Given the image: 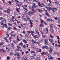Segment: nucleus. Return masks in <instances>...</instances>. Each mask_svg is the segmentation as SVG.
I'll list each match as a JSON object with an SVG mask.
<instances>
[{
	"label": "nucleus",
	"instance_id": "38",
	"mask_svg": "<svg viewBox=\"0 0 60 60\" xmlns=\"http://www.w3.org/2000/svg\"><path fill=\"white\" fill-rule=\"evenodd\" d=\"M45 42H48V39H46L45 40Z\"/></svg>",
	"mask_w": 60,
	"mask_h": 60
},
{
	"label": "nucleus",
	"instance_id": "52",
	"mask_svg": "<svg viewBox=\"0 0 60 60\" xmlns=\"http://www.w3.org/2000/svg\"><path fill=\"white\" fill-rule=\"evenodd\" d=\"M23 45V43H21L20 44V45H21V46H22V45Z\"/></svg>",
	"mask_w": 60,
	"mask_h": 60
},
{
	"label": "nucleus",
	"instance_id": "11",
	"mask_svg": "<svg viewBox=\"0 0 60 60\" xmlns=\"http://www.w3.org/2000/svg\"><path fill=\"white\" fill-rule=\"evenodd\" d=\"M4 22L5 23H6V20L4 18L2 21L1 22V23H3V22Z\"/></svg>",
	"mask_w": 60,
	"mask_h": 60
},
{
	"label": "nucleus",
	"instance_id": "64",
	"mask_svg": "<svg viewBox=\"0 0 60 60\" xmlns=\"http://www.w3.org/2000/svg\"><path fill=\"white\" fill-rule=\"evenodd\" d=\"M33 1L34 2H37V1L36 0H34Z\"/></svg>",
	"mask_w": 60,
	"mask_h": 60
},
{
	"label": "nucleus",
	"instance_id": "8",
	"mask_svg": "<svg viewBox=\"0 0 60 60\" xmlns=\"http://www.w3.org/2000/svg\"><path fill=\"white\" fill-rule=\"evenodd\" d=\"M16 54L17 55V58L18 59H19V58H20V55H19V52H17Z\"/></svg>",
	"mask_w": 60,
	"mask_h": 60
},
{
	"label": "nucleus",
	"instance_id": "19",
	"mask_svg": "<svg viewBox=\"0 0 60 60\" xmlns=\"http://www.w3.org/2000/svg\"><path fill=\"white\" fill-rule=\"evenodd\" d=\"M55 4L56 5H58V4H59V2H58L56 1L55 2Z\"/></svg>",
	"mask_w": 60,
	"mask_h": 60
},
{
	"label": "nucleus",
	"instance_id": "54",
	"mask_svg": "<svg viewBox=\"0 0 60 60\" xmlns=\"http://www.w3.org/2000/svg\"><path fill=\"white\" fill-rule=\"evenodd\" d=\"M42 36L43 38H45L46 37V36L43 35H42Z\"/></svg>",
	"mask_w": 60,
	"mask_h": 60
},
{
	"label": "nucleus",
	"instance_id": "57",
	"mask_svg": "<svg viewBox=\"0 0 60 60\" xmlns=\"http://www.w3.org/2000/svg\"><path fill=\"white\" fill-rule=\"evenodd\" d=\"M27 32L28 33H29V34H30V33H31V31H27Z\"/></svg>",
	"mask_w": 60,
	"mask_h": 60
},
{
	"label": "nucleus",
	"instance_id": "49",
	"mask_svg": "<svg viewBox=\"0 0 60 60\" xmlns=\"http://www.w3.org/2000/svg\"><path fill=\"white\" fill-rule=\"evenodd\" d=\"M50 37L51 38H54V37L52 36L51 35H50Z\"/></svg>",
	"mask_w": 60,
	"mask_h": 60
},
{
	"label": "nucleus",
	"instance_id": "39",
	"mask_svg": "<svg viewBox=\"0 0 60 60\" xmlns=\"http://www.w3.org/2000/svg\"><path fill=\"white\" fill-rule=\"evenodd\" d=\"M4 44V42H2L1 43H0V46H1V45H2L3 44Z\"/></svg>",
	"mask_w": 60,
	"mask_h": 60
},
{
	"label": "nucleus",
	"instance_id": "17",
	"mask_svg": "<svg viewBox=\"0 0 60 60\" xmlns=\"http://www.w3.org/2000/svg\"><path fill=\"white\" fill-rule=\"evenodd\" d=\"M31 41L32 42V43L34 44H35L36 43V42H35V41H34L33 40H32Z\"/></svg>",
	"mask_w": 60,
	"mask_h": 60
},
{
	"label": "nucleus",
	"instance_id": "2",
	"mask_svg": "<svg viewBox=\"0 0 60 60\" xmlns=\"http://www.w3.org/2000/svg\"><path fill=\"white\" fill-rule=\"evenodd\" d=\"M50 30L51 33H53L54 31V30L52 29L53 28V26H52V24H50Z\"/></svg>",
	"mask_w": 60,
	"mask_h": 60
},
{
	"label": "nucleus",
	"instance_id": "13",
	"mask_svg": "<svg viewBox=\"0 0 60 60\" xmlns=\"http://www.w3.org/2000/svg\"><path fill=\"white\" fill-rule=\"evenodd\" d=\"M11 2L10 1H9L8 2L9 4H10L11 5V3H13V2H14V1L13 0H11Z\"/></svg>",
	"mask_w": 60,
	"mask_h": 60
},
{
	"label": "nucleus",
	"instance_id": "35",
	"mask_svg": "<svg viewBox=\"0 0 60 60\" xmlns=\"http://www.w3.org/2000/svg\"><path fill=\"white\" fill-rule=\"evenodd\" d=\"M40 20L41 22L42 23H43V22H44V21H43L42 20V19H40Z\"/></svg>",
	"mask_w": 60,
	"mask_h": 60
},
{
	"label": "nucleus",
	"instance_id": "50",
	"mask_svg": "<svg viewBox=\"0 0 60 60\" xmlns=\"http://www.w3.org/2000/svg\"><path fill=\"white\" fill-rule=\"evenodd\" d=\"M46 53L47 54V55L48 56H49V54L48 53V52H46Z\"/></svg>",
	"mask_w": 60,
	"mask_h": 60
},
{
	"label": "nucleus",
	"instance_id": "30",
	"mask_svg": "<svg viewBox=\"0 0 60 60\" xmlns=\"http://www.w3.org/2000/svg\"><path fill=\"white\" fill-rule=\"evenodd\" d=\"M57 56H60V52L57 53Z\"/></svg>",
	"mask_w": 60,
	"mask_h": 60
},
{
	"label": "nucleus",
	"instance_id": "10",
	"mask_svg": "<svg viewBox=\"0 0 60 60\" xmlns=\"http://www.w3.org/2000/svg\"><path fill=\"white\" fill-rule=\"evenodd\" d=\"M47 58L49 60H50V59H53V57L52 56H48Z\"/></svg>",
	"mask_w": 60,
	"mask_h": 60
},
{
	"label": "nucleus",
	"instance_id": "1",
	"mask_svg": "<svg viewBox=\"0 0 60 60\" xmlns=\"http://www.w3.org/2000/svg\"><path fill=\"white\" fill-rule=\"evenodd\" d=\"M31 11L32 12H29L28 13V14L29 15V16H31V15H34V13H35L36 12V11L33 8L31 9Z\"/></svg>",
	"mask_w": 60,
	"mask_h": 60
},
{
	"label": "nucleus",
	"instance_id": "58",
	"mask_svg": "<svg viewBox=\"0 0 60 60\" xmlns=\"http://www.w3.org/2000/svg\"><path fill=\"white\" fill-rule=\"evenodd\" d=\"M56 37H57V39L58 40H59V36H57Z\"/></svg>",
	"mask_w": 60,
	"mask_h": 60
},
{
	"label": "nucleus",
	"instance_id": "56",
	"mask_svg": "<svg viewBox=\"0 0 60 60\" xmlns=\"http://www.w3.org/2000/svg\"><path fill=\"white\" fill-rule=\"evenodd\" d=\"M8 29L9 30H10L11 29V27H9L8 28Z\"/></svg>",
	"mask_w": 60,
	"mask_h": 60
},
{
	"label": "nucleus",
	"instance_id": "37",
	"mask_svg": "<svg viewBox=\"0 0 60 60\" xmlns=\"http://www.w3.org/2000/svg\"><path fill=\"white\" fill-rule=\"evenodd\" d=\"M38 5L40 7H43V6L41 4H38Z\"/></svg>",
	"mask_w": 60,
	"mask_h": 60
},
{
	"label": "nucleus",
	"instance_id": "48",
	"mask_svg": "<svg viewBox=\"0 0 60 60\" xmlns=\"http://www.w3.org/2000/svg\"><path fill=\"white\" fill-rule=\"evenodd\" d=\"M41 5H42V6H43V7L44 6H45V5H44V4L43 3H41Z\"/></svg>",
	"mask_w": 60,
	"mask_h": 60
},
{
	"label": "nucleus",
	"instance_id": "6",
	"mask_svg": "<svg viewBox=\"0 0 60 60\" xmlns=\"http://www.w3.org/2000/svg\"><path fill=\"white\" fill-rule=\"evenodd\" d=\"M53 51V49L51 48H50L49 50V53H51Z\"/></svg>",
	"mask_w": 60,
	"mask_h": 60
},
{
	"label": "nucleus",
	"instance_id": "34",
	"mask_svg": "<svg viewBox=\"0 0 60 60\" xmlns=\"http://www.w3.org/2000/svg\"><path fill=\"white\" fill-rule=\"evenodd\" d=\"M18 16H19L18 15H15V18H18Z\"/></svg>",
	"mask_w": 60,
	"mask_h": 60
},
{
	"label": "nucleus",
	"instance_id": "25",
	"mask_svg": "<svg viewBox=\"0 0 60 60\" xmlns=\"http://www.w3.org/2000/svg\"><path fill=\"white\" fill-rule=\"evenodd\" d=\"M9 34H7L6 35V37L7 38H8L9 37Z\"/></svg>",
	"mask_w": 60,
	"mask_h": 60
},
{
	"label": "nucleus",
	"instance_id": "21",
	"mask_svg": "<svg viewBox=\"0 0 60 60\" xmlns=\"http://www.w3.org/2000/svg\"><path fill=\"white\" fill-rule=\"evenodd\" d=\"M58 23H60V17H59L58 19Z\"/></svg>",
	"mask_w": 60,
	"mask_h": 60
},
{
	"label": "nucleus",
	"instance_id": "62",
	"mask_svg": "<svg viewBox=\"0 0 60 60\" xmlns=\"http://www.w3.org/2000/svg\"><path fill=\"white\" fill-rule=\"evenodd\" d=\"M28 44H26V45L25 47H28Z\"/></svg>",
	"mask_w": 60,
	"mask_h": 60
},
{
	"label": "nucleus",
	"instance_id": "16",
	"mask_svg": "<svg viewBox=\"0 0 60 60\" xmlns=\"http://www.w3.org/2000/svg\"><path fill=\"white\" fill-rule=\"evenodd\" d=\"M26 41H28L29 40V37H27L26 38Z\"/></svg>",
	"mask_w": 60,
	"mask_h": 60
},
{
	"label": "nucleus",
	"instance_id": "15",
	"mask_svg": "<svg viewBox=\"0 0 60 60\" xmlns=\"http://www.w3.org/2000/svg\"><path fill=\"white\" fill-rule=\"evenodd\" d=\"M22 4V3L21 2H20L19 4H18V6L19 7H20V5L21 4Z\"/></svg>",
	"mask_w": 60,
	"mask_h": 60
},
{
	"label": "nucleus",
	"instance_id": "61",
	"mask_svg": "<svg viewBox=\"0 0 60 60\" xmlns=\"http://www.w3.org/2000/svg\"><path fill=\"white\" fill-rule=\"evenodd\" d=\"M31 33H32L33 34V33H34V31H31Z\"/></svg>",
	"mask_w": 60,
	"mask_h": 60
},
{
	"label": "nucleus",
	"instance_id": "32",
	"mask_svg": "<svg viewBox=\"0 0 60 60\" xmlns=\"http://www.w3.org/2000/svg\"><path fill=\"white\" fill-rule=\"evenodd\" d=\"M17 48L19 49H21V47H20V46H18Z\"/></svg>",
	"mask_w": 60,
	"mask_h": 60
},
{
	"label": "nucleus",
	"instance_id": "5",
	"mask_svg": "<svg viewBox=\"0 0 60 60\" xmlns=\"http://www.w3.org/2000/svg\"><path fill=\"white\" fill-rule=\"evenodd\" d=\"M31 35H32L33 37H34V38L35 39H36V38H38V37H37V36L36 35L34 36V34H33V33H31Z\"/></svg>",
	"mask_w": 60,
	"mask_h": 60
},
{
	"label": "nucleus",
	"instance_id": "33",
	"mask_svg": "<svg viewBox=\"0 0 60 60\" xmlns=\"http://www.w3.org/2000/svg\"><path fill=\"white\" fill-rule=\"evenodd\" d=\"M8 11L9 13V12L11 11V10L9 8H8V10H7Z\"/></svg>",
	"mask_w": 60,
	"mask_h": 60
},
{
	"label": "nucleus",
	"instance_id": "29",
	"mask_svg": "<svg viewBox=\"0 0 60 60\" xmlns=\"http://www.w3.org/2000/svg\"><path fill=\"white\" fill-rule=\"evenodd\" d=\"M45 48L46 49H49V47L47 45H45Z\"/></svg>",
	"mask_w": 60,
	"mask_h": 60
},
{
	"label": "nucleus",
	"instance_id": "3",
	"mask_svg": "<svg viewBox=\"0 0 60 60\" xmlns=\"http://www.w3.org/2000/svg\"><path fill=\"white\" fill-rule=\"evenodd\" d=\"M44 10L46 12L45 14L46 15H47L49 17H51V16H50V15H49V14H48V13H47V10H45V8H44Z\"/></svg>",
	"mask_w": 60,
	"mask_h": 60
},
{
	"label": "nucleus",
	"instance_id": "55",
	"mask_svg": "<svg viewBox=\"0 0 60 60\" xmlns=\"http://www.w3.org/2000/svg\"><path fill=\"white\" fill-rule=\"evenodd\" d=\"M24 2H28V1L27 0H24Z\"/></svg>",
	"mask_w": 60,
	"mask_h": 60
},
{
	"label": "nucleus",
	"instance_id": "9",
	"mask_svg": "<svg viewBox=\"0 0 60 60\" xmlns=\"http://www.w3.org/2000/svg\"><path fill=\"white\" fill-rule=\"evenodd\" d=\"M51 10L52 11L54 12H55V10H54V9H53V8H51L50 7L49 8V11H50V10Z\"/></svg>",
	"mask_w": 60,
	"mask_h": 60
},
{
	"label": "nucleus",
	"instance_id": "41",
	"mask_svg": "<svg viewBox=\"0 0 60 60\" xmlns=\"http://www.w3.org/2000/svg\"><path fill=\"white\" fill-rule=\"evenodd\" d=\"M13 24V25H15V26H17V24L15 22H14Z\"/></svg>",
	"mask_w": 60,
	"mask_h": 60
},
{
	"label": "nucleus",
	"instance_id": "43",
	"mask_svg": "<svg viewBox=\"0 0 60 60\" xmlns=\"http://www.w3.org/2000/svg\"><path fill=\"white\" fill-rule=\"evenodd\" d=\"M35 7H36V6H35V5H34L32 6V8H35Z\"/></svg>",
	"mask_w": 60,
	"mask_h": 60
},
{
	"label": "nucleus",
	"instance_id": "26",
	"mask_svg": "<svg viewBox=\"0 0 60 60\" xmlns=\"http://www.w3.org/2000/svg\"><path fill=\"white\" fill-rule=\"evenodd\" d=\"M4 26H6V28H8V27H7V24H4Z\"/></svg>",
	"mask_w": 60,
	"mask_h": 60
},
{
	"label": "nucleus",
	"instance_id": "12",
	"mask_svg": "<svg viewBox=\"0 0 60 60\" xmlns=\"http://www.w3.org/2000/svg\"><path fill=\"white\" fill-rule=\"evenodd\" d=\"M48 31V28H45V34H46V33H47Z\"/></svg>",
	"mask_w": 60,
	"mask_h": 60
},
{
	"label": "nucleus",
	"instance_id": "27",
	"mask_svg": "<svg viewBox=\"0 0 60 60\" xmlns=\"http://www.w3.org/2000/svg\"><path fill=\"white\" fill-rule=\"evenodd\" d=\"M23 58L24 60H27V58H26V57H24Z\"/></svg>",
	"mask_w": 60,
	"mask_h": 60
},
{
	"label": "nucleus",
	"instance_id": "7",
	"mask_svg": "<svg viewBox=\"0 0 60 60\" xmlns=\"http://www.w3.org/2000/svg\"><path fill=\"white\" fill-rule=\"evenodd\" d=\"M49 41L50 42H51V43H52V45L53 46H54V45H55V44L53 42V40L51 39H49Z\"/></svg>",
	"mask_w": 60,
	"mask_h": 60
},
{
	"label": "nucleus",
	"instance_id": "4",
	"mask_svg": "<svg viewBox=\"0 0 60 60\" xmlns=\"http://www.w3.org/2000/svg\"><path fill=\"white\" fill-rule=\"evenodd\" d=\"M39 50L40 51H39ZM36 51L37 52V53H38L39 52H41V49H39L38 48H37L36 49Z\"/></svg>",
	"mask_w": 60,
	"mask_h": 60
},
{
	"label": "nucleus",
	"instance_id": "36",
	"mask_svg": "<svg viewBox=\"0 0 60 60\" xmlns=\"http://www.w3.org/2000/svg\"><path fill=\"white\" fill-rule=\"evenodd\" d=\"M23 42H24L25 43H27V41H26V40H24H24H23Z\"/></svg>",
	"mask_w": 60,
	"mask_h": 60
},
{
	"label": "nucleus",
	"instance_id": "45",
	"mask_svg": "<svg viewBox=\"0 0 60 60\" xmlns=\"http://www.w3.org/2000/svg\"><path fill=\"white\" fill-rule=\"evenodd\" d=\"M31 59H33L34 58V57H33V56H31Z\"/></svg>",
	"mask_w": 60,
	"mask_h": 60
},
{
	"label": "nucleus",
	"instance_id": "31",
	"mask_svg": "<svg viewBox=\"0 0 60 60\" xmlns=\"http://www.w3.org/2000/svg\"><path fill=\"white\" fill-rule=\"evenodd\" d=\"M24 21H27V20H28L27 19L25 18L24 19Z\"/></svg>",
	"mask_w": 60,
	"mask_h": 60
},
{
	"label": "nucleus",
	"instance_id": "28",
	"mask_svg": "<svg viewBox=\"0 0 60 60\" xmlns=\"http://www.w3.org/2000/svg\"><path fill=\"white\" fill-rule=\"evenodd\" d=\"M23 9H25V11H27V10L26 9V8H24Z\"/></svg>",
	"mask_w": 60,
	"mask_h": 60
},
{
	"label": "nucleus",
	"instance_id": "23",
	"mask_svg": "<svg viewBox=\"0 0 60 60\" xmlns=\"http://www.w3.org/2000/svg\"><path fill=\"white\" fill-rule=\"evenodd\" d=\"M20 9V8H16V10L17 11H18V12H19V10Z\"/></svg>",
	"mask_w": 60,
	"mask_h": 60
},
{
	"label": "nucleus",
	"instance_id": "20",
	"mask_svg": "<svg viewBox=\"0 0 60 60\" xmlns=\"http://www.w3.org/2000/svg\"><path fill=\"white\" fill-rule=\"evenodd\" d=\"M4 12H7V13H9V11H7L6 10H4Z\"/></svg>",
	"mask_w": 60,
	"mask_h": 60
},
{
	"label": "nucleus",
	"instance_id": "24",
	"mask_svg": "<svg viewBox=\"0 0 60 60\" xmlns=\"http://www.w3.org/2000/svg\"><path fill=\"white\" fill-rule=\"evenodd\" d=\"M31 21H34L32 20H31L30 21V25H32L33 24V23L31 22Z\"/></svg>",
	"mask_w": 60,
	"mask_h": 60
},
{
	"label": "nucleus",
	"instance_id": "47",
	"mask_svg": "<svg viewBox=\"0 0 60 60\" xmlns=\"http://www.w3.org/2000/svg\"><path fill=\"white\" fill-rule=\"evenodd\" d=\"M32 49H35V47L33 46L32 47Z\"/></svg>",
	"mask_w": 60,
	"mask_h": 60
},
{
	"label": "nucleus",
	"instance_id": "42",
	"mask_svg": "<svg viewBox=\"0 0 60 60\" xmlns=\"http://www.w3.org/2000/svg\"><path fill=\"white\" fill-rule=\"evenodd\" d=\"M14 29V30H18L17 29V28L15 27H13Z\"/></svg>",
	"mask_w": 60,
	"mask_h": 60
},
{
	"label": "nucleus",
	"instance_id": "46",
	"mask_svg": "<svg viewBox=\"0 0 60 60\" xmlns=\"http://www.w3.org/2000/svg\"><path fill=\"white\" fill-rule=\"evenodd\" d=\"M12 37L11 36L9 37V39H10V41H11V39H12Z\"/></svg>",
	"mask_w": 60,
	"mask_h": 60
},
{
	"label": "nucleus",
	"instance_id": "51",
	"mask_svg": "<svg viewBox=\"0 0 60 60\" xmlns=\"http://www.w3.org/2000/svg\"><path fill=\"white\" fill-rule=\"evenodd\" d=\"M38 11L40 12H41L42 10L41 9H38Z\"/></svg>",
	"mask_w": 60,
	"mask_h": 60
},
{
	"label": "nucleus",
	"instance_id": "60",
	"mask_svg": "<svg viewBox=\"0 0 60 60\" xmlns=\"http://www.w3.org/2000/svg\"><path fill=\"white\" fill-rule=\"evenodd\" d=\"M21 26H22V27H23V26H24V25H23V24L22 23V24H21Z\"/></svg>",
	"mask_w": 60,
	"mask_h": 60
},
{
	"label": "nucleus",
	"instance_id": "40",
	"mask_svg": "<svg viewBox=\"0 0 60 60\" xmlns=\"http://www.w3.org/2000/svg\"><path fill=\"white\" fill-rule=\"evenodd\" d=\"M36 32L38 34V35H39V32L38 31V30H36Z\"/></svg>",
	"mask_w": 60,
	"mask_h": 60
},
{
	"label": "nucleus",
	"instance_id": "22",
	"mask_svg": "<svg viewBox=\"0 0 60 60\" xmlns=\"http://www.w3.org/2000/svg\"><path fill=\"white\" fill-rule=\"evenodd\" d=\"M50 21L52 22V21L54 22L55 21V20L53 19H50Z\"/></svg>",
	"mask_w": 60,
	"mask_h": 60
},
{
	"label": "nucleus",
	"instance_id": "14",
	"mask_svg": "<svg viewBox=\"0 0 60 60\" xmlns=\"http://www.w3.org/2000/svg\"><path fill=\"white\" fill-rule=\"evenodd\" d=\"M0 51L1 52H5V51L3 49H0Z\"/></svg>",
	"mask_w": 60,
	"mask_h": 60
},
{
	"label": "nucleus",
	"instance_id": "59",
	"mask_svg": "<svg viewBox=\"0 0 60 60\" xmlns=\"http://www.w3.org/2000/svg\"><path fill=\"white\" fill-rule=\"evenodd\" d=\"M22 33L23 34H26V31H23L22 32Z\"/></svg>",
	"mask_w": 60,
	"mask_h": 60
},
{
	"label": "nucleus",
	"instance_id": "53",
	"mask_svg": "<svg viewBox=\"0 0 60 60\" xmlns=\"http://www.w3.org/2000/svg\"><path fill=\"white\" fill-rule=\"evenodd\" d=\"M14 53H12V52H11L10 53V55H12Z\"/></svg>",
	"mask_w": 60,
	"mask_h": 60
},
{
	"label": "nucleus",
	"instance_id": "44",
	"mask_svg": "<svg viewBox=\"0 0 60 60\" xmlns=\"http://www.w3.org/2000/svg\"><path fill=\"white\" fill-rule=\"evenodd\" d=\"M31 53H35V52L34 51H32L31 52Z\"/></svg>",
	"mask_w": 60,
	"mask_h": 60
},
{
	"label": "nucleus",
	"instance_id": "18",
	"mask_svg": "<svg viewBox=\"0 0 60 60\" xmlns=\"http://www.w3.org/2000/svg\"><path fill=\"white\" fill-rule=\"evenodd\" d=\"M44 26V25H43L42 23L40 24L39 25V26H40V27H42V26L43 27Z\"/></svg>",
	"mask_w": 60,
	"mask_h": 60
},
{
	"label": "nucleus",
	"instance_id": "63",
	"mask_svg": "<svg viewBox=\"0 0 60 60\" xmlns=\"http://www.w3.org/2000/svg\"><path fill=\"white\" fill-rule=\"evenodd\" d=\"M48 5L49 6H51V4H48Z\"/></svg>",
	"mask_w": 60,
	"mask_h": 60
}]
</instances>
